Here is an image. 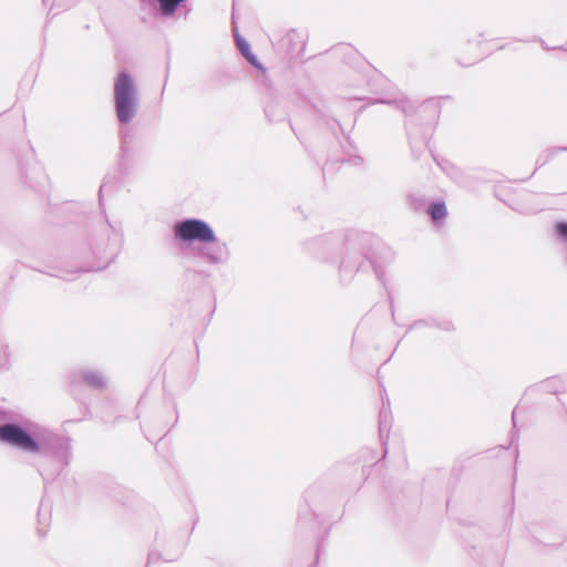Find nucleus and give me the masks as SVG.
I'll list each match as a JSON object with an SVG mask.
<instances>
[{"label":"nucleus","instance_id":"f3484780","mask_svg":"<svg viewBox=\"0 0 567 567\" xmlns=\"http://www.w3.org/2000/svg\"><path fill=\"white\" fill-rule=\"evenodd\" d=\"M155 554H151L150 557H148V561H153L155 559Z\"/></svg>","mask_w":567,"mask_h":567},{"label":"nucleus","instance_id":"6e6552de","mask_svg":"<svg viewBox=\"0 0 567 567\" xmlns=\"http://www.w3.org/2000/svg\"><path fill=\"white\" fill-rule=\"evenodd\" d=\"M71 385L83 383L94 390H103L107 385V379L103 372L94 369H81L71 377Z\"/></svg>","mask_w":567,"mask_h":567},{"label":"nucleus","instance_id":"0eeeda50","mask_svg":"<svg viewBox=\"0 0 567 567\" xmlns=\"http://www.w3.org/2000/svg\"><path fill=\"white\" fill-rule=\"evenodd\" d=\"M197 257L210 265H221L228 261L230 252L225 241H220L216 236L213 241H205L195 250Z\"/></svg>","mask_w":567,"mask_h":567},{"label":"nucleus","instance_id":"f03ea898","mask_svg":"<svg viewBox=\"0 0 567 567\" xmlns=\"http://www.w3.org/2000/svg\"><path fill=\"white\" fill-rule=\"evenodd\" d=\"M138 105V90L133 76L120 72L114 81V107L118 122L131 123L137 114Z\"/></svg>","mask_w":567,"mask_h":567},{"label":"nucleus","instance_id":"423d86ee","mask_svg":"<svg viewBox=\"0 0 567 567\" xmlns=\"http://www.w3.org/2000/svg\"><path fill=\"white\" fill-rule=\"evenodd\" d=\"M142 156V145L135 143L134 140L128 135L123 136L117 154L118 171L122 174H130L131 171L140 164Z\"/></svg>","mask_w":567,"mask_h":567},{"label":"nucleus","instance_id":"a211bd4d","mask_svg":"<svg viewBox=\"0 0 567 567\" xmlns=\"http://www.w3.org/2000/svg\"><path fill=\"white\" fill-rule=\"evenodd\" d=\"M103 188H104V185H102V186L100 187V194L102 193Z\"/></svg>","mask_w":567,"mask_h":567},{"label":"nucleus","instance_id":"1a4fd4ad","mask_svg":"<svg viewBox=\"0 0 567 567\" xmlns=\"http://www.w3.org/2000/svg\"><path fill=\"white\" fill-rule=\"evenodd\" d=\"M374 103L394 105L405 116H410L416 111V105L400 92H390L384 97L375 100Z\"/></svg>","mask_w":567,"mask_h":567},{"label":"nucleus","instance_id":"9b49d317","mask_svg":"<svg viewBox=\"0 0 567 567\" xmlns=\"http://www.w3.org/2000/svg\"><path fill=\"white\" fill-rule=\"evenodd\" d=\"M427 213L430 214L434 223L443 220L447 214L444 202H436L431 204L430 207L427 208Z\"/></svg>","mask_w":567,"mask_h":567},{"label":"nucleus","instance_id":"4468645a","mask_svg":"<svg viewBox=\"0 0 567 567\" xmlns=\"http://www.w3.org/2000/svg\"><path fill=\"white\" fill-rule=\"evenodd\" d=\"M388 427V413L386 411H381L380 412V436L382 437L383 436V433L384 431L386 430Z\"/></svg>","mask_w":567,"mask_h":567},{"label":"nucleus","instance_id":"39448f33","mask_svg":"<svg viewBox=\"0 0 567 567\" xmlns=\"http://www.w3.org/2000/svg\"><path fill=\"white\" fill-rule=\"evenodd\" d=\"M62 437L66 442L68 446L64 456H60L58 453L55 454L52 450L41 451L40 453H38L39 455H41L38 470L45 483L54 481L58 476H60L63 473V471L70 464L72 455L71 440L63 435Z\"/></svg>","mask_w":567,"mask_h":567},{"label":"nucleus","instance_id":"f8f14e48","mask_svg":"<svg viewBox=\"0 0 567 567\" xmlns=\"http://www.w3.org/2000/svg\"><path fill=\"white\" fill-rule=\"evenodd\" d=\"M554 236L557 243L567 248V221H557L554 225Z\"/></svg>","mask_w":567,"mask_h":567},{"label":"nucleus","instance_id":"dca6fc26","mask_svg":"<svg viewBox=\"0 0 567 567\" xmlns=\"http://www.w3.org/2000/svg\"><path fill=\"white\" fill-rule=\"evenodd\" d=\"M516 416H517V408L514 409V411L512 413V420H513L514 426H516Z\"/></svg>","mask_w":567,"mask_h":567},{"label":"nucleus","instance_id":"6ab92c4d","mask_svg":"<svg viewBox=\"0 0 567 567\" xmlns=\"http://www.w3.org/2000/svg\"><path fill=\"white\" fill-rule=\"evenodd\" d=\"M59 277L63 278L64 280H68V277H63L61 275H58Z\"/></svg>","mask_w":567,"mask_h":567},{"label":"nucleus","instance_id":"7ed1b4c3","mask_svg":"<svg viewBox=\"0 0 567 567\" xmlns=\"http://www.w3.org/2000/svg\"><path fill=\"white\" fill-rule=\"evenodd\" d=\"M370 240L369 235H350L342 247V256L340 259V272L344 276H351L360 269H363L367 264L371 265L375 275L382 280V275L374 264L369 260L368 252L363 245Z\"/></svg>","mask_w":567,"mask_h":567},{"label":"nucleus","instance_id":"2eb2a0df","mask_svg":"<svg viewBox=\"0 0 567 567\" xmlns=\"http://www.w3.org/2000/svg\"><path fill=\"white\" fill-rule=\"evenodd\" d=\"M435 326L445 331H451L454 329V324L451 320H443L442 322H435Z\"/></svg>","mask_w":567,"mask_h":567},{"label":"nucleus","instance_id":"ddd939ff","mask_svg":"<svg viewBox=\"0 0 567 567\" xmlns=\"http://www.w3.org/2000/svg\"><path fill=\"white\" fill-rule=\"evenodd\" d=\"M408 200H409V204L410 206L415 209V210H421L424 208L425 206V200L424 198L420 197V196H416L414 194H411L409 195L408 197Z\"/></svg>","mask_w":567,"mask_h":567},{"label":"nucleus","instance_id":"9d476101","mask_svg":"<svg viewBox=\"0 0 567 567\" xmlns=\"http://www.w3.org/2000/svg\"><path fill=\"white\" fill-rule=\"evenodd\" d=\"M236 45L241 55L255 68L262 69L257 56L251 52L249 43L241 38L238 33H235Z\"/></svg>","mask_w":567,"mask_h":567},{"label":"nucleus","instance_id":"f257e3e1","mask_svg":"<svg viewBox=\"0 0 567 567\" xmlns=\"http://www.w3.org/2000/svg\"><path fill=\"white\" fill-rule=\"evenodd\" d=\"M0 442L30 454L52 450L64 456L68 447L62 435L47 427L32 425L27 430L16 423L0 425Z\"/></svg>","mask_w":567,"mask_h":567},{"label":"nucleus","instance_id":"20e7f679","mask_svg":"<svg viewBox=\"0 0 567 567\" xmlns=\"http://www.w3.org/2000/svg\"><path fill=\"white\" fill-rule=\"evenodd\" d=\"M173 234L176 240L182 243L215 240V231L208 223L198 218H186L176 221L173 226Z\"/></svg>","mask_w":567,"mask_h":567}]
</instances>
